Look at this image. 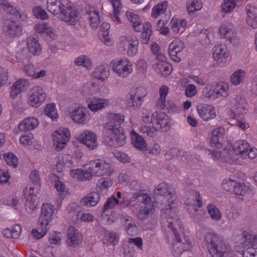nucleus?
<instances>
[{
  "label": "nucleus",
  "instance_id": "39448f33",
  "mask_svg": "<svg viewBox=\"0 0 257 257\" xmlns=\"http://www.w3.org/2000/svg\"><path fill=\"white\" fill-rule=\"evenodd\" d=\"M110 66L112 70L122 78L127 77L133 71L132 63L126 58L113 60L111 62Z\"/></svg>",
  "mask_w": 257,
  "mask_h": 257
},
{
  "label": "nucleus",
  "instance_id": "338daca9",
  "mask_svg": "<svg viewBox=\"0 0 257 257\" xmlns=\"http://www.w3.org/2000/svg\"><path fill=\"white\" fill-rule=\"evenodd\" d=\"M148 92L147 89L144 87H137L134 92H132L133 95L137 99H139L144 102V98L147 95Z\"/></svg>",
  "mask_w": 257,
  "mask_h": 257
},
{
  "label": "nucleus",
  "instance_id": "6e6d98bb",
  "mask_svg": "<svg viewBox=\"0 0 257 257\" xmlns=\"http://www.w3.org/2000/svg\"><path fill=\"white\" fill-rule=\"evenodd\" d=\"M196 149L200 150L204 152L205 153L209 155H211V158L214 160H220L221 161V151L211 150L208 149L204 148V147L200 145L196 146Z\"/></svg>",
  "mask_w": 257,
  "mask_h": 257
},
{
  "label": "nucleus",
  "instance_id": "20e7f679",
  "mask_svg": "<svg viewBox=\"0 0 257 257\" xmlns=\"http://www.w3.org/2000/svg\"><path fill=\"white\" fill-rule=\"evenodd\" d=\"M162 226L165 228L167 232H171L173 234L176 240L178 243L174 244L173 247L172 253L174 257H179L182 252L186 250V248L183 247L182 244L180 243L181 238L178 232L182 231L181 228V222L180 220L168 218L166 221L162 220Z\"/></svg>",
  "mask_w": 257,
  "mask_h": 257
},
{
  "label": "nucleus",
  "instance_id": "2f4dec72",
  "mask_svg": "<svg viewBox=\"0 0 257 257\" xmlns=\"http://www.w3.org/2000/svg\"><path fill=\"white\" fill-rule=\"evenodd\" d=\"M233 104L232 109L236 116L246 113L245 101L240 96L236 97Z\"/></svg>",
  "mask_w": 257,
  "mask_h": 257
},
{
  "label": "nucleus",
  "instance_id": "f704fd0d",
  "mask_svg": "<svg viewBox=\"0 0 257 257\" xmlns=\"http://www.w3.org/2000/svg\"><path fill=\"white\" fill-rule=\"evenodd\" d=\"M130 135L134 146L140 150H145L147 147V143L143 137L134 130L131 131Z\"/></svg>",
  "mask_w": 257,
  "mask_h": 257
},
{
  "label": "nucleus",
  "instance_id": "ddd939ff",
  "mask_svg": "<svg viewBox=\"0 0 257 257\" xmlns=\"http://www.w3.org/2000/svg\"><path fill=\"white\" fill-rule=\"evenodd\" d=\"M120 43L122 47L127 48V54L128 56H134L138 53L139 41L135 36H123L120 37Z\"/></svg>",
  "mask_w": 257,
  "mask_h": 257
},
{
  "label": "nucleus",
  "instance_id": "f8f14e48",
  "mask_svg": "<svg viewBox=\"0 0 257 257\" xmlns=\"http://www.w3.org/2000/svg\"><path fill=\"white\" fill-rule=\"evenodd\" d=\"M57 18L68 25L75 26L78 22L80 16L78 11L75 8L67 4Z\"/></svg>",
  "mask_w": 257,
  "mask_h": 257
},
{
  "label": "nucleus",
  "instance_id": "de8ad7c7",
  "mask_svg": "<svg viewBox=\"0 0 257 257\" xmlns=\"http://www.w3.org/2000/svg\"><path fill=\"white\" fill-rule=\"evenodd\" d=\"M21 227L19 224L14 225L11 228H7L3 231V234L7 237L18 238L21 234Z\"/></svg>",
  "mask_w": 257,
  "mask_h": 257
},
{
  "label": "nucleus",
  "instance_id": "b1692460",
  "mask_svg": "<svg viewBox=\"0 0 257 257\" xmlns=\"http://www.w3.org/2000/svg\"><path fill=\"white\" fill-rule=\"evenodd\" d=\"M110 101L108 99L93 97L88 102V107L92 111H97L108 106Z\"/></svg>",
  "mask_w": 257,
  "mask_h": 257
},
{
  "label": "nucleus",
  "instance_id": "3c124183",
  "mask_svg": "<svg viewBox=\"0 0 257 257\" xmlns=\"http://www.w3.org/2000/svg\"><path fill=\"white\" fill-rule=\"evenodd\" d=\"M74 64L78 66H83L88 69L92 67V62L88 56L81 55L75 59Z\"/></svg>",
  "mask_w": 257,
  "mask_h": 257
},
{
  "label": "nucleus",
  "instance_id": "680f3d73",
  "mask_svg": "<svg viewBox=\"0 0 257 257\" xmlns=\"http://www.w3.org/2000/svg\"><path fill=\"white\" fill-rule=\"evenodd\" d=\"M39 229L40 230H41L40 231H39L36 229H33L32 230V236L34 238H35L37 239H40L42 237H43L44 236H45L49 228V227L47 226H44V225H39Z\"/></svg>",
  "mask_w": 257,
  "mask_h": 257
},
{
  "label": "nucleus",
  "instance_id": "a19ab883",
  "mask_svg": "<svg viewBox=\"0 0 257 257\" xmlns=\"http://www.w3.org/2000/svg\"><path fill=\"white\" fill-rule=\"evenodd\" d=\"M86 12L88 19L90 21V26L93 29L96 28L100 22L98 11L93 8H91L89 10H87Z\"/></svg>",
  "mask_w": 257,
  "mask_h": 257
},
{
  "label": "nucleus",
  "instance_id": "f3484780",
  "mask_svg": "<svg viewBox=\"0 0 257 257\" xmlns=\"http://www.w3.org/2000/svg\"><path fill=\"white\" fill-rule=\"evenodd\" d=\"M78 141L91 150L98 145L96 134L90 131L85 130L78 138Z\"/></svg>",
  "mask_w": 257,
  "mask_h": 257
},
{
  "label": "nucleus",
  "instance_id": "603ef678",
  "mask_svg": "<svg viewBox=\"0 0 257 257\" xmlns=\"http://www.w3.org/2000/svg\"><path fill=\"white\" fill-rule=\"evenodd\" d=\"M152 26L149 23H145L143 27V32L142 33L141 41L143 44H147L152 35Z\"/></svg>",
  "mask_w": 257,
  "mask_h": 257
},
{
  "label": "nucleus",
  "instance_id": "c756f323",
  "mask_svg": "<svg viewBox=\"0 0 257 257\" xmlns=\"http://www.w3.org/2000/svg\"><path fill=\"white\" fill-rule=\"evenodd\" d=\"M38 41L39 37L37 35L31 36L27 39L29 51L34 55H39L41 52L42 48Z\"/></svg>",
  "mask_w": 257,
  "mask_h": 257
},
{
  "label": "nucleus",
  "instance_id": "69168bd1",
  "mask_svg": "<svg viewBox=\"0 0 257 257\" xmlns=\"http://www.w3.org/2000/svg\"><path fill=\"white\" fill-rule=\"evenodd\" d=\"M93 216L89 213H85L81 211H78L76 215V222L80 221L90 222L93 220Z\"/></svg>",
  "mask_w": 257,
  "mask_h": 257
},
{
  "label": "nucleus",
  "instance_id": "a878e982",
  "mask_svg": "<svg viewBox=\"0 0 257 257\" xmlns=\"http://www.w3.org/2000/svg\"><path fill=\"white\" fill-rule=\"evenodd\" d=\"M247 24L253 29L257 28V8L253 5L245 6Z\"/></svg>",
  "mask_w": 257,
  "mask_h": 257
},
{
  "label": "nucleus",
  "instance_id": "052dcab7",
  "mask_svg": "<svg viewBox=\"0 0 257 257\" xmlns=\"http://www.w3.org/2000/svg\"><path fill=\"white\" fill-rule=\"evenodd\" d=\"M37 208L36 199L32 197H27L25 202V209L29 213H31Z\"/></svg>",
  "mask_w": 257,
  "mask_h": 257
},
{
  "label": "nucleus",
  "instance_id": "f257e3e1",
  "mask_svg": "<svg viewBox=\"0 0 257 257\" xmlns=\"http://www.w3.org/2000/svg\"><path fill=\"white\" fill-rule=\"evenodd\" d=\"M124 121V117L119 113L110 115V120L105 125L106 133L109 135L106 140L108 146L117 147L126 143L124 132L121 124Z\"/></svg>",
  "mask_w": 257,
  "mask_h": 257
},
{
  "label": "nucleus",
  "instance_id": "6e6552de",
  "mask_svg": "<svg viewBox=\"0 0 257 257\" xmlns=\"http://www.w3.org/2000/svg\"><path fill=\"white\" fill-rule=\"evenodd\" d=\"M3 31L8 37L15 38L22 34L23 27L20 23L10 17L5 19L3 22Z\"/></svg>",
  "mask_w": 257,
  "mask_h": 257
},
{
  "label": "nucleus",
  "instance_id": "58836bf2",
  "mask_svg": "<svg viewBox=\"0 0 257 257\" xmlns=\"http://www.w3.org/2000/svg\"><path fill=\"white\" fill-rule=\"evenodd\" d=\"M214 91L217 98H225L229 95V85L226 82H220L215 85Z\"/></svg>",
  "mask_w": 257,
  "mask_h": 257
},
{
  "label": "nucleus",
  "instance_id": "774afa93",
  "mask_svg": "<svg viewBox=\"0 0 257 257\" xmlns=\"http://www.w3.org/2000/svg\"><path fill=\"white\" fill-rule=\"evenodd\" d=\"M45 114L54 120L57 118V110L55 105L53 104H48L47 105L45 110Z\"/></svg>",
  "mask_w": 257,
  "mask_h": 257
},
{
  "label": "nucleus",
  "instance_id": "4468645a",
  "mask_svg": "<svg viewBox=\"0 0 257 257\" xmlns=\"http://www.w3.org/2000/svg\"><path fill=\"white\" fill-rule=\"evenodd\" d=\"M152 123L158 131L167 132L170 128V118L165 112L156 111L153 113Z\"/></svg>",
  "mask_w": 257,
  "mask_h": 257
},
{
  "label": "nucleus",
  "instance_id": "79ce46f5",
  "mask_svg": "<svg viewBox=\"0 0 257 257\" xmlns=\"http://www.w3.org/2000/svg\"><path fill=\"white\" fill-rule=\"evenodd\" d=\"M143 103L142 101L137 99V98L132 95V92L129 93L126 96V107L130 109L138 110Z\"/></svg>",
  "mask_w": 257,
  "mask_h": 257
},
{
  "label": "nucleus",
  "instance_id": "4be33fe9",
  "mask_svg": "<svg viewBox=\"0 0 257 257\" xmlns=\"http://www.w3.org/2000/svg\"><path fill=\"white\" fill-rule=\"evenodd\" d=\"M235 233H239L241 237V242L246 247L247 249H249V246H252L257 248V234L252 235L246 231L241 230H235Z\"/></svg>",
  "mask_w": 257,
  "mask_h": 257
},
{
  "label": "nucleus",
  "instance_id": "e2e57ef3",
  "mask_svg": "<svg viewBox=\"0 0 257 257\" xmlns=\"http://www.w3.org/2000/svg\"><path fill=\"white\" fill-rule=\"evenodd\" d=\"M140 131L143 134H146L147 136L150 137H154L157 134L158 132L157 128L155 126H147L143 125L140 127Z\"/></svg>",
  "mask_w": 257,
  "mask_h": 257
},
{
  "label": "nucleus",
  "instance_id": "e433bc0d",
  "mask_svg": "<svg viewBox=\"0 0 257 257\" xmlns=\"http://www.w3.org/2000/svg\"><path fill=\"white\" fill-rule=\"evenodd\" d=\"M125 15L128 21L132 23L134 31L136 32L141 31L144 24L142 23L138 16L131 12H126Z\"/></svg>",
  "mask_w": 257,
  "mask_h": 257
},
{
  "label": "nucleus",
  "instance_id": "4c0bfd02",
  "mask_svg": "<svg viewBox=\"0 0 257 257\" xmlns=\"http://www.w3.org/2000/svg\"><path fill=\"white\" fill-rule=\"evenodd\" d=\"M100 198L99 194L97 192H91L84 197L81 200V204L87 207L95 206Z\"/></svg>",
  "mask_w": 257,
  "mask_h": 257
},
{
  "label": "nucleus",
  "instance_id": "0e129e2a",
  "mask_svg": "<svg viewBox=\"0 0 257 257\" xmlns=\"http://www.w3.org/2000/svg\"><path fill=\"white\" fill-rule=\"evenodd\" d=\"M201 8V3L197 0H193L187 6L188 12L190 15H192L195 12L200 10Z\"/></svg>",
  "mask_w": 257,
  "mask_h": 257
},
{
  "label": "nucleus",
  "instance_id": "a18cd8bd",
  "mask_svg": "<svg viewBox=\"0 0 257 257\" xmlns=\"http://www.w3.org/2000/svg\"><path fill=\"white\" fill-rule=\"evenodd\" d=\"M168 2L163 1L155 6L152 11L151 16L154 18H157L164 14L167 10Z\"/></svg>",
  "mask_w": 257,
  "mask_h": 257
},
{
  "label": "nucleus",
  "instance_id": "c03bdc74",
  "mask_svg": "<svg viewBox=\"0 0 257 257\" xmlns=\"http://www.w3.org/2000/svg\"><path fill=\"white\" fill-rule=\"evenodd\" d=\"M171 29L175 33L179 32H182L186 27L187 21L183 19H176L173 18L171 21Z\"/></svg>",
  "mask_w": 257,
  "mask_h": 257
},
{
  "label": "nucleus",
  "instance_id": "dca6fc26",
  "mask_svg": "<svg viewBox=\"0 0 257 257\" xmlns=\"http://www.w3.org/2000/svg\"><path fill=\"white\" fill-rule=\"evenodd\" d=\"M185 48L184 43L180 39H175L169 46L168 53L174 61L179 62L181 61V53Z\"/></svg>",
  "mask_w": 257,
  "mask_h": 257
},
{
  "label": "nucleus",
  "instance_id": "c9c22d12",
  "mask_svg": "<svg viewBox=\"0 0 257 257\" xmlns=\"http://www.w3.org/2000/svg\"><path fill=\"white\" fill-rule=\"evenodd\" d=\"M71 175L74 178L80 181L90 180L92 179L93 174L92 171L89 170V167L84 170L77 169L71 172Z\"/></svg>",
  "mask_w": 257,
  "mask_h": 257
},
{
  "label": "nucleus",
  "instance_id": "f03ea898",
  "mask_svg": "<svg viewBox=\"0 0 257 257\" xmlns=\"http://www.w3.org/2000/svg\"><path fill=\"white\" fill-rule=\"evenodd\" d=\"M203 242L212 257H224L232 252V249L223 237L214 231L206 232Z\"/></svg>",
  "mask_w": 257,
  "mask_h": 257
},
{
  "label": "nucleus",
  "instance_id": "4d7b16f0",
  "mask_svg": "<svg viewBox=\"0 0 257 257\" xmlns=\"http://www.w3.org/2000/svg\"><path fill=\"white\" fill-rule=\"evenodd\" d=\"M98 90V86L94 83H89L85 84L82 91L84 96H87L88 95H93Z\"/></svg>",
  "mask_w": 257,
  "mask_h": 257
},
{
  "label": "nucleus",
  "instance_id": "72a5a7b5",
  "mask_svg": "<svg viewBox=\"0 0 257 257\" xmlns=\"http://www.w3.org/2000/svg\"><path fill=\"white\" fill-rule=\"evenodd\" d=\"M92 77L94 79L103 81L109 76V71L107 67L105 64H101L96 67L91 74Z\"/></svg>",
  "mask_w": 257,
  "mask_h": 257
},
{
  "label": "nucleus",
  "instance_id": "7c9ffc66",
  "mask_svg": "<svg viewBox=\"0 0 257 257\" xmlns=\"http://www.w3.org/2000/svg\"><path fill=\"white\" fill-rule=\"evenodd\" d=\"M29 86V82L25 79H20L15 82L12 87L10 93L11 97L13 99L15 98L21 93L23 89L27 88Z\"/></svg>",
  "mask_w": 257,
  "mask_h": 257
},
{
  "label": "nucleus",
  "instance_id": "bf43d9fd",
  "mask_svg": "<svg viewBox=\"0 0 257 257\" xmlns=\"http://www.w3.org/2000/svg\"><path fill=\"white\" fill-rule=\"evenodd\" d=\"M3 158L7 164L10 166L16 168L18 164L17 157L12 153H8L4 155Z\"/></svg>",
  "mask_w": 257,
  "mask_h": 257
},
{
  "label": "nucleus",
  "instance_id": "8fccbe9b",
  "mask_svg": "<svg viewBox=\"0 0 257 257\" xmlns=\"http://www.w3.org/2000/svg\"><path fill=\"white\" fill-rule=\"evenodd\" d=\"M153 67L155 69L159 71L161 75L164 76L169 75L172 71L171 65L167 62L163 63H155Z\"/></svg>",
  "mask_w": 257,
  "mask_h": 257
},
{
  "label": "nucleus",
  "instance_id": "ea45409f",
  "mask_svg": "<svg viewBox=\"0 0 257 257\" xmlns=\"http://www.w3.org/2000/svg\"><path fill=\"white\" fill-rule=\"evenodd\" d=\"M53 0H50V6H48V11L55 16H58L65 9V6L67 5V1L60 0L57 2V4L54 5Z\"/></svg>",
  "mask_w": 257,
  "mask_h": 257
},
{
  "label": "nucleus",
  "instance_id": "9d476101",
  "mask_svg": "<svg viewBox=\"0 0 257 257\" xmlns=\"http://www.w3.org/2000/svg\"><path fill=\"white\" fill-rule=\"evenodd\" d=\"M220 36L229 43L236 45L239 43V38L236 36L234 26L231 23L224 22L219 28Z\"/></svg>",
  "mask_w": 257,
  "mask_h": 257
},
{
  "label": "nucleus",
  "instance_id": "1a4fd4ad",
  "mask_svg": "<svg viewBox=\"0 0 257 257\" xmlns=\"http://www.w3.org/2000/svg\"><path fill=\"white\" fill-rule=\"evenodd\" d=\"M52 139L53 145L57 151L64 149L70 139V134L67 128H59L53 133Z\"/></svg>",
  "mask_w": 257,
  "mask_h": 257
},
{
  "label": "nucleus",
  "instance_id": "13d9d810",
  "mask_svg": "<svg viewBox=\"0 0 257 257\" xmlns=\"http://www.w3.org/2000/svg\"><path fill=\"white\" fill-rule=\"evenodd\" d=\"M154 191L155 194L164 196H168L170 195H172L173 193L169 190L168 185L164 183L159 184L154 189Z\"/></svg>",
  "mask_w": 257,
  "mask_h": 257
},
{
  "label": "nucleus",
  "instance_id": "bb28decb",
  "mask_svg": "<svg viewBox=\"0 0 257 257\" xmlns=\"http://www.w3.org/2000/svg\"><path fill=\"white\" fill-rule=\"evenodd\" d=\"M225 133V130L223 127H219L213 130L212 138L210 140V146L220 148L222 146L221 141Z\"/></svg>",
  "mask_w": 257,
  "mask_h": 257
},
{
  "label": "nucleus",
  "instance_id": "37998d69",
  "mask_svg": "<svg viewBox=\"0 0 257 257\" xmlns=\"http://www.w3.org/2000/svg\"><path fill=\"white\" fill-rule=\"evenodd\" d=\"M113 8V14L111 15L112 20L115 22L116 24L121 23V20L119 17V13L122 8V5L120 0H110Z\"/></svg>",
  "mask_w": 257,
  "mask_h": 257
},
{
  "label": "nucleus",
  "instance_id": "09e8293b",
  "mask_svg": "<svg viewBox=\"0 0 257 257\" xmlns=\"http://www.w3.org/2000/svg\"><path fill=\"white\" fill-rule=\"evenodd\" d=\"M245 74V71L241 69L235 71L230 76L231 83L234 85L240 84L244 81Z\"/></svg>",
  "mask_w": 257,
  "mask_h": 257
},
{
  "label": "nucleus",
  "instance_id": "aec40b11",
  "mask_svg": "<svg viewBox=\"0 0 257 257\" xmlns=\"http://www.w3.org/2000/svg\"><path fill=\"white\" fill-rule=\"evenodd\" d=\"M67 243L69 246L76 247L81 243L83 236L80 231L73 226H70L67 232Z\"/></svg>",
  "mask_w": 257,
  "mask_h": 257
},
{
  "label": "nucleus",
  "instance_id": "5701e85b",
  "mask_svg": "<svg viewBox=\"0 0 257 257\" xmlns=\"http://www.w3.org/2000/svg\"><path fill=\"white\" fill-rule=\"evenodd\" d=\"M232 149L234 150V155L237 157V159L238 157L246 159L247 153L249 149V145L244 140H238L234 143Z\"/></svg>",
  "mask_w": 257,
  "mask_h": 257
},
{
  "label": "nucleus",
  "instance_id": "0eeeda50",
  "mask_svg": "<svg viewBox=\"0 0 257 257\" xmlns=\"http://www.w3.org/2000/svg\"><path fill=\"white\" fill-rule=\"evenodd\" d=\"M186 196L188 197L187 198L186 203L188 205L192 206L194 210V213L191 214V217H193L194 220L196 222L201 221L203 218L202 213H198V209L196 208V206L198 208L202 206V201L199 192L191 190L187 192Z\"/></svg>",
  "mask_w": 257,
  "mask_h": 257
},
{
  "label": "nucleus",
  "instance_id": "c85d7f7f",
  "mask_svg": "<svg viewBox=\"0 0 257 257\" xmlns=\"http://www.w3.org/2000/svg\"><path fill=\"white\" fill-rule=\"evenodd\" d=\"M169 93V88L163 85L159 89V97L157 99L155 108L156 109L163 110L165 109L166 102V96Z\"/></svg>",
  "mask_w": 257,
  "mask_h": 257
},
{
  "label": "nucleus",
  "instance_id": "864d4df0",
  "mask_svg": "<svg viewBox=\"0 0 257 257\" xmlns=\"http://www.w3.org/2000/svg\"><path fill=\"white\" fill-rule=\"evenodd\" d=\"M207 211L211 219L215 221H219L221 218V214L219 209L212 204L207 206Z\"/></svg>",
  "mask_w": 257,
  "mask_h": 257
},
{
  "label": "nucleus",
  "instance_id": "9b49d317",
  "mask_svg": "<svg viewBox=\"0 0 257 257\" xmlns=\"http://www.w3.org/2000/svg\"><path fill=\"white\" fill-rule=\"evenodd\" d=\"M46 98L44 90L40 86H34L29 92L28 103L31 106L38 107L45 101Z\"/></svg>",
  "mask_w": 257,
  "mask_h": 257
},
{
  "label": "nucleus",
  "instance_id": "49530a36",
  "mask_svg": "<svg viewBox=\"0 0 257 257\" xmlns=\"http://www.w3.org/2000/svg\"><path fill=\"white\" fill-rule=\"evenodd\" d=\"M170 197L168 199V208L167 209V211L163 212L161 214V223L162 224V220L166 221L168 219V218H172L173 219H175L174 218L172 217V216L168 217L167 218L166 215L167 214H170L171 212H172L171 211V209H172L175 205L176 201V195L174 194V193L173 192L172 195H169ZM176 219L178 220L177 218H175Z\"/></svg>",
  "mask_w": 257,
  "mask_h": 257
},
{
  "label": "nucleus",
  "instance_id": "423d86ee",
  "mask_svg": "<svg viewBox=\"0 0 257 257\" xmlns=\"http://www.w3.org/2000/svg\"><path fill=\"white\" fill-rule=\"evenodd\" d=\"M87 165L89 166V170L92 171L94 176L100 177L104 175L110 176L113 172L110 164L104 160H91Z\"/></svg>",
  "mask_w": 257,
  "mask_h": 257
},
{
  "label": "nucleus",
  "instance_id": "7ed1b4c3",
  "mask_svg": "<svg viewBox=\"0 0 257 257\" xmlns=\"http://www.w3.org/2000/svg\"><path fill=\"white\" fill-rule=\"evenodd\" d=\"M128 205L132 207L139 206L140 210L137 214L138 218L143 220L154 213V205L149 196L141 192H135L129 200H123L120 206L124 207Z\"/></svg>",
  "mask_w": 257,
  "mask_h": 257
},
{
  "label": "nucleus",
  "instance_id": "5fc2aeb1",
  "mask_svg": "<svg viewBox=\"0 0 257 257\" xmlns=\"http://www.w3.org/2000/svg\"><path fill=\"white\" fill-rule=\"evenodd\" d=\"M239 0H223L221 6V11L223 13H229L233 11Z\"/></svg>",
  "mask_w": 257,
  "mask_h": 257
},
{
  "label": "nucleus",
  "instance_id": "6ab92c4d",
  "mask_svg": "<svg viewBox=\"0 0 257 257\" xmlns=\"http://www.w3.org/2000/svg\"><path fill=\"white\" fill-rule=\"evenodd\" d=\"M88 111L87 108L80 106L75 109L70 114L73 120L78 123L86 124L88 122L89 116Z\"/></svg>",
  "mask_w": 257,
  "mask_h": 257
},
{
  "label": "nucleus",
  "instance_id": "2eb2a0df",
  "mask_svg": "<svg viewBox=\"0 0 257 257\" xmlns=\"http://www.w3.org/2000/svg\"><path fill=\"white\" fill-rule=\"evenodd\" d=\"M55 208L51 204H43L41 208V214L39 217V225H44L50 227V222L54 217Z\"/></svg>",
  "mask_w": 257,
  "mask_h": 257
},
{
  "label": "nucleus",
  "instance_id": "393cba45",
  "mask_svg": "<svg viewBox=\"0 0 257 257\" xmlns=\"http://www.w3.org/2000/svg\"><path fill=\"white\" fill-rule=\"evenodd\" d=\"M3 9L7 13L11 15H14L19 17L18 20L24 21L27 18V15L25 12L18 11L13 5H11L8 1L6 0H2L0 3Z\"/></svg>",
  "mask_w": 257,
  "mask_h": 257
},
{
  "label": "nucleus",
  "instance_id": "a211bd4d",
  "mask_svg": "<svg viewBox=\"0 0 257 257\" xmlns=\"http://www.w3.org/2000/svg\"><path fill=\"white\" fill-rule=\"evenodd\" d=\"M228 55L229 52L225 45H217L213 48L212 56L218 64L225 63Z\"/></svg>",
  "mask_w": 257,
  "mask_h": 257
},
{
  "label": "nucleus",
  "instance_id": "cd10ccee",
  "mask_svg": "<svg viewBox=\"0 0 257 257\" xmlns=\"http://www.w3.org/2000/svg\"><path fill=\"white\" fill-rule=\"evenodd\" d=\"M39 123L38 119L33 116L26 118L18 125V128L21 131H30L36 128Z\"/></svg>",
  "mask_w": 257,
  "mask_h": 257
},
{
  "label": "nucleus",
  "instance_id": "473e14b6",
  "mask_svg": "<svg viewBox=\"0 0 257 257\" xmlns=\"http://www.w3.org/2000/svg\"><path fill=\"white\" fill-rule=\"evenodd\" d=\"M221 161L228 163H235L237 157L234 155V150L231 145L226 147L221 151Z\"/></svg>",
  "mask_w": 257,
  "mask_h": 257
},
{
  "label": "nucleus",
  "instance_id": "412c9836",
  "mask_svg": "<svg viewBox=\"0 0 257 257\" xmlns=\"http://www.w3.org/2000/svg\"><path fill=\"white\" fill-rule=\"evenodd\" d=\"M197 110L204 120L207 121L210 119L214 118L216 116L215 107L207 104H198L197 106Z\"/></svg>",
  "mask_w": 257,
  "mask_h": 257
}]
</instances>
